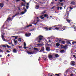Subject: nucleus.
I'll use <instances>...</instances> for the list:
<instances>
[{"label":"nucleus","mask_w":76,"mask_h":76,"mask_svg":"<svg viewBox=\"0 0 76 76\" xmlns=\"http://www.w3.org/2000/svg\"><path fill=\"white\" fill-rule=\"evenodd\" d=\"M43 38H44L43 36L40 35L36 38V40H37V42H38L39 43H40L41 41L43 39Z\"/></svg>","instance_id":"1"},{"label":"nucleus","mask_w":76,"mask_h":76,"mask_svg":"<svg viewBox=\"0 0 76 76\" xmlns=\"http://www.w3.org/2000/svg\"><path fill=\"white\" fill-rule=\"evenodd\" d=\"M69 12H70V11H67V9L66 12L64 16V19H67V18H69Z\"/></svg>","instance_id":"2"},{"label":"nucleus","mask_w":76,"mask_h":76,"mask_svg":"<svg viewBox=\"0 0 76 76\" xmlns=\"http://www.w3.org/2000/svg\"><path fill=\"white\" fill-rule=\"evenodd\" d=\"M62 39H63L56 38V42H57L58 43H60V42L61 41Z\"/></svg>","instance_id":"3"},{"label":"nucleus","mask_w":76,"mask_h":76,"mask_svg":"<svg viewBox=\"0 0 76 76\" xmlns=\"http://www.w3.org/2000/svg\"><path fill=\"white\" fill-rule=\"evenodd\" d=\"M31 35V34L30 33H26L25 34V36H26L27 37H30Z\"/></svg>","instance_id":"4"},{"label":"nucleus","mask_w":76,"mask_h":76,"mask_svg":"<svg viewBox=\"0 0 76 76\" xmlns=\"http://www.w3.org/2000/svg\"><path fill=\"white\" fill-rule=\"evenodd\" d=\"M71 64L72 66H74L75 65V62L74 61H71Z\"/></svg>","instance_id":"5"},{"label":"nucleus","mask_w":76,"mask_h":76,"mask_svg":"<svg viewBox=\"0 0 76 76\" xmlns=\"http://www.w3.org/2000/svg\"><path fill=\"white\" fill-rule=\"evenodd\" d=\"M46 50L47 51H50V47H46Z\"/></svg>","instance_id":"6"},{"label":"nucleus","mask_w":76,"mask_h":76,"mask_svg":"<svg viewBox=\"0 0 76 76\" xmlns=\"http://www.w3.org/2000/svg\"><path fill=\"white\" fill-rule=\"evenodd\" d=\"M48 57L49 58H52V59H53V55H49L48 56Z\"/></svg>","instance_id":"7"},{"label":"nucleus","mask_w":76,"mask_h":76,"mask_svg":"<svg viewBox=\"0 0 76 76\" xmlns=\"http://www.w3.org/2000/svg\"><path fill=\"white\" fill-rule=\"evenodd\" d=\"M3 6H4V4L3 3H0V7H1V9L3 7Z\"/></svg>","instance_id":"8"},{"label":"nucleus","mask_w":76,"mask_h":76,"mask_svg":"<svg viewBox=\"0 0 76 76\" xmlns=\"http://www.w3.org/2000/svg\"><path fill=\"white\" fill-rule=\"evenodd\" d=\"M70 4H72V5H75V4H76V3H75V2L72 1L71 3Z\"/></svg>","instance_id":"9"},{"label":"nucleus","mask_w":76,"mask_h":76,"mask_svg":"<svg viewBox=\"0 0 76 76\" xmlns=\"http://www.w3.org/2000/svg\"><path fill=\"white\" fill-rule=\"evenodd\" d=\"M55 56L56 58H58L60 57V56H59L58 54H56L55 55Z\"/></svg>","instance_id":"10"},{"label":"nucleus","mask_w":76,"mask_h":76,"mask_svg":"<svg viewBox=\"0 0 76 76\" xmlns=\"http://www.w3.org/2000/svg\"><path fill=\"white\" fill-rule=\"evenodd\" d=\"M60 52L61 53H62V54H63V53H65V51H64V50H60Z\"/></svg>","instance_id":"11"},{"label":"nucleus","mask_w":76,"mask_h":76,"mask_svg":"<svg viewBox=\"0 0 76 76\" xmlns=\"http://www.w3.org/2000/svg\"><path fill=\"white\" fill-rule=\"evenodd\" d=\"M12 52L13 53H17L16 50L15 49H14L12 50Z\"/></svg>","instance_id":"12"},{"label":"nucleus","mask_w":76,"mask_h":76,"mask_svg":"<svg viewBox=\"0 0 76 76\" xmlns=\"http://www.w3.org/2000/svg\"><path fill=\"white\" fill-rule=\"evenodd\" d=\"M34 50L35 51H39V49H38V48H34Z\"/></svg>","instance_id":"13"},{"label":"nucleus","mask_w":76,"mask_h":76,"mask_svg":"<svg viewBox=\"0 0 76 76\" xmlns=\"http://www.w3.org/2000/svg\"><path fill=\"white\" fill-rule=\"evenodd\" d=\"M26 53L28 54H33V53L31 52H29V51H27Z\"/></svg>","instance_id":"14"},{"label":"nucleus","mask_w":76,"mask_h":76,"mask_svg":"<svg viewBox=\"0 0 76 76\" xmlns=\"http://www.w3.org/2000/svg\"><path fill=\"white\" fill-rule=\"evenodd\" d=\"M12 20V18H10V17H9L7 19V21H9V20Z\"/></svg>","instance_id":"15"},{"label":"nucleus","mask_w":76,"mask_h":76,"mask_svg":"<svg viewBox=\"0 0 76 76\" xmlns=\"http://www.w3.org/2000/svg\"><path fill=\"white\" fill-rule=\"evenodd\" d=\"M31 26H32V24H30L29 25L27 26L26 27V28H29Z\"/></svg>","instance_id":"16"},{"label":"nucleus","mask_w":76,"mask_h":76,"mask_svg":"<svg viewBox=\"0 0 76 76\" xmlns=\"http://www.w3.org/2000/svg\"><path fill=\"white\" fill-rule=\"evenodd\" d=\"M66 27L64 26L63 28H61V29L62 30V31H64V30H65L66 29Z\"/></svg>","instance_id":"17"},{"label":"nucleus","mask_w":76,"mask_h":76,"mask_svg":"<svg viewBox=\"0 0 76 76\" xmlns=\"http://www.w3.org/2000/svg\"><path fill=\"white\" fill-rule=\"evenodd\" d=\"M60 43H56V47H59V46H60Z\"/></svg>","instance_id":"18"},{"label":"nucleus","mask_w":76,"mask_h":76,"mask_svg":"<svg viewBox=\"0 0 76 76\" xmlns=\"http://www.w3.org/2000/svg\"><path fill=\"white\" fill-rule=\"evenodd\" d=\"M61 44H65L66 43V42L64 41H62L61 42Z\"/></svg>","instance_id":"19"},{"label":"nucleus","mask_w":76,"mask_h":76,"mask_svg":"<svg viewBox=\"0 0 76 76\" xmlns=\"http://www.w3.org/2000/svg\"><path fill=\"white\" fill-rule=\"evenodd\" d=\"M39 7V5H36V9H38V8Z\"/></svg>","instance_id":"20"},{"label":"nucleus","mask_w":76,"mask_h":76,"mask_svg":"<svg viewBox=\"0 0 76 76\" xmlns=\"http://www.w3.org/2000/svg\"><path fill=\"white\" fill-rule=\"evenodd\" d=\"M66 21H67V22H69V23H70V20H69L68 19H66Z\"/></svg>","instance_id":"21"},{"label":"nucleus","mask_w":76,"mask_h":76,"mask_svg":"<svg viewBox=\"0 0 76 76\" xmlns=\"http://www.w3.org/2000/svg\"><path fill=\"white\" fill-rule=\"evenodd\" d=\"M26 12L25 11L24 12H21V14L22 15H23V14H25Z\"/></svg>","instance_id":"22"},{"label":"nucleus","mask_w":76,"mask_h":76,"mask_svg":"<svg viewBox=\"0 0 76 76\" xmlns=\"http://www.w3.org/2000/svg\"><path fill=\"white\" fill-rule=\"evenodd\" d=\"M68 72H69V71L68 70H66L64 72L65 73H66V74L68 73Z\"/></svg>","instance_id":"23"},{"label":"nucleus","mask_w":76,"mask_h":76,"mask_svg":"<svg viewBox=\"0 0 76 76\" xmlns=\"http://www.w3.org/2000/svg\"><path fill=\"white\" fill-rule=\"evenodd\" d=\"M20 14V13H19V12H18L15 15V16H17V15H19Z\"/></svg>","instance_id":"24"},{"label":"nucleus","mask_w":76,"mask_h":76,"mask_svg":"<svg viewBox=\"0 0 76 76\" xmlns=\"http://www.w3.org/2000/svg\"><path fill=\"white\" fill-rule=\"evenodd\" d=\"M18 41H19V42H21V41H22L21 38H18Z\"/></svg>","instance_id":"25"},{"label":"nucleus","mask_w":76,"mask_h":76,"mask_svg":"<svg viewBox=\"0 0 76 76\" xmlns=\"http://www.w3.org/2000/svg\"><path fill=\"white\" fill-rule=\"evenodd\" d=\"M66 43L68 44H71V43H70V42L69 41H67L66 42Z\"/></svg>","instance_id":"26"},{"label":"nucleus","mask_w":76,"mask_h":76,"mask_svg":"<svg viewBox=\"0 0 76 76\" xmlns=\"http://www.w3.org/2000/svg\"><path fill=\"white\" fill-rule=\"evenodd\" d=\"M48 16V15L47 14H45L44 15V17H47V16Z\"/></svg>","instance_id":"27"},{"label":"nucleus","mask_w":76,"mask_h":76,"mask_svg":"<svg viewBox=\"0 0 76 76\" xmlns=\"http://www.w3.org/2000/svg\"><path fill=\"white\" fill-rule=\"evenodd\" d=\"M23 9L24 10V12H26V9L25 8V7H23Z\"/></svg>","instance_id":"28"},{"label":"nucleus","mask_w":76,"mask_h":76,"mask_svg":"<svg viewBox=\"0 0 76 76\" xmlns=\"http://www.w3.org/2000/svg\"><path fill=\"white\" fill-rule=\"evenodd\" d=\"M59 28H60L59 27V28L56 27V28H54V29H56V30H58V29H59Z\"/></svg>","instance_id":"29"},{"label":"nucleus","mask_w":76,"mask_h":76,"mask_svg":"<svg viewBox=\"0 0 76 76\" xmlns=\"http://www.w3.org/2000/svg\"><path fill=\"white\" fill-rule=\"evenodd\" d=\"M51 29H54V28H53V27H50L49 28V31H51Z\"/></svg>","instance_id":"30"},{"label":"nucleus","mask_w":76,"mask_h":76,"mask_svg":"<svg viewBox=\"0 0 76 76\" xmlns=\"http://www.w3.org/2000/svg\"><path fill=\"white\" fill-rule=\"evenodd\" d=\"M76 44V41H74L72 42V44Z\"/></svg>","instance_id":"31"},{"label":"nucleus","mask_w":76,"mask_h":76,"mask_svg":"<svg viewBox=\"0 0 76 76\" xmlns=\"http://www.w3.org/2000/svg\"><path fill=\"white\" fill-rule=\"evenodd\" d=\"M47 45H48V46L49 47H51V44H47Z\"/></svg>","instance_id":"32"},{"label":"nucleus","mask_w":76,"mask_h":76,"mask_svg":"<svg viewBox=\"0 0 76 76\" xmlns=\"http://www.w3.org/2000/svg\"><path fill=\"white\" fill-rule=\"evenodd\" d=\"M45 29H46V30H48V28L47 27H45Z\"/></svg>","instance_id":"33"},{"label":"nucleus","mask_w":76,"mask_h":76,"mask_svg":"<svg viewBox=\"0 0 76 76\" xmlns=\"http://www.w3.org/2000/svg\"><path fill=\"white\" fill-rule=\"evenodd\" d=\"M6 46H7V48H11V47L10 46H9L7 45H6Z\"/></svg>","instance_id":"34"},{"label":"nucleus","mask_w":76,"mask_h":76,"mask_svg":"<svg viewBox=\"0 0 76 76\" xmlns=\"http://www.w3.org/2000/svg\"><path fill=\"white\" fill-rule=\"evenodd\" d=\"M43 51H44L45 48L44 47H42L41 49Z\"/></svg>","instance_id":"35"},{"label":"nucleus","mask_w":76,"mask_h":76,"mask_svg":"<svg viewBox=\"0 0 76 76\" xmlns=\"http://www.w3.org/2000/svg\"><path fill=\"white\" fill-rule=\"evenodd\" d=\"M26 43H25V42H24V47H26Z\"/></svg>","instance_id":"36"},{"label":"nucleus","mask_w":76,"mask_h":76,"mask_svg":"<svg viewBox=\"0 0 76 76\" xmlns=\"http://www.w3.org/2000/svg\"><path fill=\"white\" fill-rule=\"evenodd\" d=\"M46 11H43L42 13V14H44V13H45L46 12Z\"/></svg>","instance_id":"37"},{"label":"nucleus","mask_w":76,"mask_h":76,"mask_svg":"<svg viewBox=\"0 0 76 76\" xmlns=\"http://www.w3.org/2000/svg\"><path fill=\"white\" fill-rule=\"evenodd\" d=\"M1 38L2 39H4V36L3 35H1Z\"/></svg>","instance_id":"38"},{"label":"nucleus","mask_w":76,"mask_h":76,"mask_svg":"<svg viewBox=\"0 0 76 76\" xmlns=\"http://www.w3.org/2000/svg\"><path fill=\"white\" fill-rule=\"evenodd\" d=\"M18 36H15V39L14 40V41L15 40V39H17L18 38Z\"/></svg>","instance_id":"39"},{"label":"nucleus","mask_w":76,"mask_h":76,"mask_svg":"<svg viewBox=\"0 0 76 76\" xmlns=\"http://www.w3.org/2000/svg\"><path fill=\"white\" fill-rule=\"evenodd\" d=\"M63 48H64V49H66L67 48V46H64L63 47Z\"/></svg>","instance_id":"40"},{"label":"nucleus","mask_w":76,"mask_h":76,"mask_svg":"<svg viewBox=\"0 0 76 76\" xmlns=\"http://www.w3.org/2000/svg\"><path fill=\"white\" fill-rule=\"evenodd\" d=\"M2 46L3 47H4V48H6V46L4 45H3Z\"/></svg>","instance_id":"41"},{"label":"nucleus","mask_w":76,"mask_h":76,"mask_svg":"<svg viewBox=\"0 0 76 76\" xmlns=\"http://www.w3.org/2000/svg\"><path fill=\"white\" fill-rule=\"evenodd\" d=\"M63 3H61V6H63Z\"/></svg>","instance_id":"42"},{"label":"nucleus","mask_w":76,"mask_h":76,"mask_svg":"<svg viewBox=\"0 0 76 76\" xmlns=\"http://www.w3.org/2000/svg\"><path fill=\"white\" fill-rule=\"evenodd\" d=\"M21 4H22L21 5V6H25V4H24L23 3H22Z\"/></svg>","instance_id":"43"},{"label":"nucleus","mask_w":76,"mask_h":76,"mask_svg":"<svg viewBox=\"0 0 76 76\" xmlns=\"http://www.w3.org/2000/svg\"><path fill=\"white\" fill-rule=\"evenodd\" d=\"M55 75H56V76H60V75L58 74H55Z\"/></svg>","instance_id":"44"},{"label":"nucleus","mask_w":76,"mask_h":76,"mask_svg":"<svg viewBox=\"0 0 76 76\" xmlns=\"http://www.w3.org/2000/svg\"><path fill=\"white\" fill-rule=\"evenodd\" d=\"M37 45L38 46H40V45H41V46L42 45L39 43H38L37 44Z\"/></svg>","instance_id":"45"},{"label":"nucleus","mask_w":76,"mask_h":76,"mask_svg":"<svg viewBox=\"0 0 76 76\" xmlns=\"http://www.w3.org/2000/svg\"><path fill=\"white\" fill-rule=\"evenodd\" d=\"M41 18V19H44V17H40Z\"/></svg>","instance_id":"46"},{"label":"nucleus","mask_w":76,"mask_h":76,"mask_svg":"<svg viewBox=\"0 0 76 76\" xmlns=\"http://www.w3.org/2000/svg\"><path fill=\"white\" fill-rule=\"evenodd\" d=\"M18 47L19 48H22V47L20 46H18Z\"/></svg>","instance_id":"47"},{"label":"nucleus","mask_w":76,"mask_h":76,"mask_svg":"<svg viewBox=\"0 0 76 76\" xmlns=\"http://www.w3.org/2000/svg\"><path fill=\"white\" fill-rule=\"evenodd\" d=\"M59 26L60 27H61L62 26H63V25H58L57 26Z\"/></svg>","instance_id":"48"},{"label":"nucleus","mask_w":76,"mask_h":76,"mask_svg":"<svg viewBox=\"0 0 76 76\" xmlns=\"http://www.w3.org/2000/svg\"><path fill=\"white\" fill-rule=\"evenodd\" d=\"M24 48V49H26L27 48H28V47H26V46H24L23 47Z\"/></svg>","instance_id":"49"},{"label":"nucleus","mask_w":76,"mask_h":76,"mask_svg":"<svg viewBox=\"0 0 76 76\" xmlns=\"http://www.w3.org/2000/svg\"><path fill=\"white\" fill-rule=\"evenodd\" d=\"M14 43H15V44H16V43H17V40L15 41Z\"/></svg>","instance_id":"50"},{"label":"nucleus","mask_w":76,"mask_h":76,"mask_svg":"<svg viewBox=\"0 0 76 76\" xmlns=\"http://www.w3.org/2000/svg\"><path fill=\"white\" fill-rule=\"evenodd\" d=\"M28 7H29V6H26V8L27 9H28Z\"/></svg>","instance_id":"51"},{"label":"nucleus","mask_w":76,"mask_h":76,"mask_svg":"<svg viewBox=\"0 0 76 76\" xmlns=\"http://www.w3.org/2000/svg\"><path fill=\"white\" fill-rule=\"evenodd\" d=\"M42 51H44L42 50L41 49V50L39 51V52H42Z\"/></svg>","instance_id":"52"},{"label":"nucleus","mask_w":76,"mask_h":76,"mask_svg":"<svg viewBox=\"0 0 76 76\" xmlns=\"http://www.w3.org/2000/svg\"><path fill=\"white\" fill-rule=\"evenodd\" d=\"M22 1H23V2H24L25 3H26V1L25 0H21Z\"/></svg>","instance_id":"53"},{"label":"nucleus","mask_w":76,"mask_h":76,"mask_svg":"<svg viewBox=\"0 0 76 76\" xmlns=\"http://www.w3.org/2000/svg\"><path fill=\"white\" fill-rule=\"evenodd\" d=\"M57 10H59V7H57Z\"/></svg>","instance_id":"54"},{"label":"nucleus","mask_w":76,"mask_h":76,"mask_svg":"<svg viewBox=\"0 0 76 76\" xmlns=\"http://www.w3.org/2000/svg\"><path fill=\"white\" fill-rule=\"evenodd\" d=\"M59 9H60V10H61V9H62V7H60Z\"/></svg>","instance_id":"55"},{"label":"nucleus","mask_w":76,"mask_h":76,"mask_svg":"<svg viewBox=\"0 0 76 76\" xmlns=\"http://www.w3.org/2000/svg\"><path fill=\"white\" fill-rule=\"evenodd\" d=\"M20 1V0H16V2H18V1Z\"/></svg>","instance_id":"56"},{"label":"nucleus","mask_w":76,"mask_h":76,"mask_svg":"<svg viewBox=\"0 0 76 76\" xmlns=\"http://www.w3.org/2000/svg\"><path fill=\"white\" fill-rule=\"evenodd\" d=\"M55 7V6H53V7H52L51 8V9H54V8Z\"/></svg>","instance_id":"57"},{"label":"nucleus","mask_w":76,"mask_h":76,"mask_svg":"<svg viewBox=\"0 0 76 76\" xmlns=\"http://www.w3.org/2000/svg\"><path fill=\"white\" fill-rule=\"evenodd\" d=\"M16 16V15H13L12 16V18H15Z\"/></svg>","instance_id":"58"},{"label":"nucleus","mask_w":76,"mask_h":76,"mask_svg":"<svg viewBox=\"0 0 76 76\" xmlns=\"http://www.w3.org/2000/svg\"><path fill=\"white\" fill-rule=\"evenodd\" d=\"M6 52H7V53H10V51L7 50L6 51Z\"/></svg>","instance_id":"59"},{"label":"nucleus","mask_w":76,"mask_h":76,"mask_svg":"<svg viewBox=\"0 0 76 76\" xmlns=\"http://www.w3.org/2000/svg\"><path fill=\"white\" fill-rule=\"evenodd\" d=\"M64 76H67V74L65 73L64 74Z\"/></svg>","instance_id":"60"},{"label":"nucleus","mask_w":76,"mask_h":76,"mask_svg":"<svg viewBox=\"0 0 76 76\" xmlns=\"http://www.w3.org/2000/svg\"><path fill=\"white\" fill-rule=\"evenodd\" d=\"M26 4L27 6H29V3H26Z\"/></svg>","instance_id":"61"},{"label":"nucleus","mask_w":76,"mask_h":76,"mask_svg":"<svg viewBox=\"0 0 76 76\" xmlns=\"http://www.w3.org/2000/svg\"><path fill=\"white\" fill-rule=\"evenodd\" d=\"M40 59H41V57H39V59H38V61H39V60H40Z\"/></svg>","instance_id":"62"},{"label":"nucleus","mask_w":76,"mask_h":76,"mask_svg":"<svg viewBox=\"0 0 76 76\" xmlns=\"http://www.w3.org/2000/svg\"><path fill=\"white\" fill-rule=\"evenodd\" d=\"M60 2H62L63 1V0H60Z\"/></svg>","instance_id":"63"},{"label":"nucleus","mask_w":76,"mask_h":76,"mask_svg":"<svg viewBox=\"0 0 76 76\" xmlns=\"http://www.w3.org/2000/svg\"><path fill=\"white\" fill-rule=\"evenodd\" d=\"M73 76V74H70V76Z\"/></svg>","instance_id":"64"}]
</instances>
